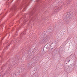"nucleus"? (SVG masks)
<instances>
[{
	"label": "nucleus",
	"mask_w": 77,
	"mask_h": 77,
	"mask_svg": "<svg viewBox=\"0 0 77 77\" xmlns=\"http://www.w3.org/2000/svg\"><path fill=\"white\" fill-rule=\"evenodd\" d=\"M35 4L34 5V7L30 9L29 13L28 14L25 13L23 15V17L21 20L24 23L27 22L31 16H33L34 17H38V14L39 12H43V11L41 8L44 5L43 3L42 2L41 0H37L36 1Z\"/></svg>",
	"instance_id": "nucleus-1"
},
{
	"label": "nucleus",
	"mask_w": 77,
	"mask_h": 77,
	"mask_svg": "<svg viewBox=\"0 0 77 77\" xmlns=\"http://www.w3.org/2000/svg\"><path fill=\"white\" fill-rule=\"evenodd\" d=\"M32 0H22V1H20L18 0L16 3L14 5L13 7L10 9V11L12 12L11 15L14 16L17 11V9H19L20 10L24 6L23 10V12L26 10L27 6H28L29 3H31Z\"/></svg>",
	"instance_id": "nucleus-2"
},
{
	"label": "nucleus",
	"mask_w": 77,
	"mask_h": 77,
	"mask_svg": "<svg viewBox=\"0 0 77 77\" xmlns=\"http://www.w3.org/2000/svg\"><path fill=\"white\" fill-rule=\"evenodd\" d=\"M25 35H26V31L25 30L23 32L21 33L20 35V39H18V40H16L15 41V42H17V43H19V42H20V41H22L23 40H24V38L23 37Z\"/></svg>",
	"instance_id": "nucleus-3"
},
{
	"label": "nucleus",
	"mask_w": 77,
	"mask_h": 77,
	"mask_svg": "<svg viewBox=\"0 0 77 77\" xmlns=\"http://www.w3.org/2000/svg\"><path fill=\"white\" fill-rule=\"evenodd\" d=\"M15 42L14 41H12L11 43H8V42L7 41L6 43V46L4 48V49H3V51L4 52H5V51L6 50H8V47H10V45H12V43H14Z\"/></svg>",
	"instance_id": "nucleus-4"
},
{
	"label": "nucleus",
	"mask_w": 77,
	"mask_h": 77,
	"mask_svg": "<svg viewBox=\"0 0 77 77\" xmlns=\"http://www.w3.org/2000/svg\"><path fill=\"white\" fill-rule=\"evenodd\" d=\"M13 62H15V60H16L17 63H18L20 62V59H18V57H17V55L16 56H14L13 57Z\"/></svg>",
	"instance_id": "nucleus-5"
},
{
	"label": "nucleus",
	"mask_w": 77,
	"mask_h": 77,
	"mask_svg": "<svg viewBox=\"0 0 77 77\" xmlns=\"http://www.w3.org/2000/svg\"><path fill=\"white\" fill-rule=\"evenodd\" d=\"M62 8H63V5H62L61 6H60V7H59V6H55V7L54 9H56L54 12L55 13H56V12H58L59 11V10H60V9H62Z\"/></svg>",
	"instance_id": "nucleus-6"
},
{
	"label": "nucleus",
	"mask_w": 77,
	"mask_h": 77,
	"mask_svg": "<svg viewBox=\"0 0 77 77\" xmlns=\"http://www.w3.org/2000/svg\"><path fill=\"white\" fill-rule=\"evenodd\" d=\"M48 33V32H45L44 34V36H45V37H47L46 38V41H49L50 39V38H51V36H49V34Z\"/></svg>",
	"instance_id": "nucleus-7"
},
{
	"label": "nucleus",
	"mask_w": 77,
	"mask_h": 77,
	"mask_svg": "<svg viewBox=\"0 0 77 77\" xmlns=\"http://www.w3.org/2000/svg\"><path fill=\"white\" fill-rule=\"evenodd\" d=\"M5 14H6V13H2V15L0 19V23L1 22V21L3 20V18L5 17Z\"/></svg>",
	"instance_id": "nucleus-8"
},
{
	"label": "nucleus",
	"mask_w": 77,
	"mask_h": 77,
	"mask_svg": "<svg viewBox=\"0 0 77 77\" xmlns=\"http://www.w3.org/2000/svg\"><path fill=\"white\" fill-rule=\"evenodd\" d=\"M13 65H11V64H10L8 66V70H11V69L12 68H13Z\"/></svg>",
	"instance_id": "nucleus-9"
},
{
	"label": "nucleus",
	"mask_w": 77,
	"mask_h": 77,
	"mask_svg": "<svg viewBox=\"0 0 77 77\" xmlns=\"http://www.w3.org/2000/svg\"><path fill=\"white\" fill-rule=\"evenodd\" d=\"M71 14H67L66 15V18L67 17L68 19H69L70 17H71Z\"/></svg>",
	"instance_id": "nucleus-10"
},
{
	"label": "nucleus",
	"mask_w": 77,
	"mask_h": 77,
	"mask_svg": "<svg viewBox=\"0 0 77 77\" xmlns=\"http://www.w3.org/2000/svg\"><path fill=\"white\" fill-rule=\"evenodd\" d=\"M33 60H32V61H33V63L35 62L36 61V57L35 56H34L33 58Z\"/></svg>",
	"instance_id": "nucleus-11"
},
{
	"label": "nucleus",
	"mask_w": 77,
	"mask_h": 77,
	"mask_svg": "<svg viewBox=\"0 0 77 77\" xmlns=\"http://www.w3.org/2000/svg\"><path fill=\"white\" fill-rule=\"evenodd\" d=\"M70 56L73 59H75V55H74V54H71Z\"/></svg>",
	"instance_id": "nucleus-12"
},
{
	"label": "nucleus",
	"mask_w": 77,
	"mask_h": 77,
	"mask_svg": "<svg viewBox=\"0 0 77 77\" xmlns=\"http://www.w3.org/2000/svg\"><path fill=\"white\" fill-rule=\"evenodd\" d=\"M51 44L52 45H53L54 46V47H56V46H57V43L53 42Z\"/></svg>",
	"instance_id": "nucleus-13"
},
{
	"label": "nucleus",
	"mask_w": 77,
	"mask_h": 77,
	"mask_svg": "<svg viewBox=\"0 0 77 77\" xmlns=\"http://www.w3.org/2000/svg\"><path fill=\"white\" fill-rule=\"evenodd\" d=\"M54 47V46H53L52 45V44H51V45L50 46V48H51V49H53Z\"/></svg>",
	"instance_id": "nucleus-14"
},
{
	"label": "nucleus",
	"mask_w": 77,
	"mask_h": 77,
	"mask_svg": "<svg viewBox=\"0 0 77 77\" xmlns=\"http://www.w3.org/2000/svg\"><path fill=\"white\" fill-rule=\"evenodd\" d=\"M72 0H68V1H67V2H66V4H68V3H69V2H72Z\"/></svg>",
	"instance_id": "nucleus-15"
},
{
	"label": "nucleus",
	"mask_w": 77,
	"mask_h": 77,
	"mask_svg": "<svg viewBox=\"0 0 77 77\" xmlns=\"http://www.w3.org/2000/svg\"><path fill=\"white\" fill-rule=\"evenodd\" d=\"M4 38H5V37H3V38H2L1 40L0 45H2V41H3Z\"/></svg>",
	"instance_id": "nucleus-16"
},
{
	"label": "nucleus",
	"mask_w": 77,
	"mask_h": 77,
	"mask_svg": "<svg viewBox=\"0 0 77 77\" xmlns=\"http://www.w3.org/2000/svg\"><path fill=\"white\" fill-rule=\"evenodd\" d=\"M66 24H68V22H69V21H68V20H66L65 21Z\"/></svg>",
	"instance_id": "nucleus-17"
},
{
	"label": "nucleus",
	"mask_w": 77,
	"mask_h": 77,
	"mask_svg": "<svg viewBox=\"0 0 77 77\" xmlns=\"http://www.w3.org/2000/svg\"><path fill=\"white\" fill-rule=\"evenodd\" d=\"M15 48H16V46H15L14 47L12 48V50H14Z\"/></svg>",
	"instance_id": "nucleus-18"
},
{
	"label": "nucleus",
	"mask_w": 77,
	"mask_h": 77,
	"mask_svg": "<svg viewBox=\"0 0 77 77\" xmlns=\"http://www.w3.org/2000/svg\"><path fill=\"white\" fill-rule=\"evenodd\" d=\"M43 42H44V41L41 40L40 41L41 44H43Z\"/></svg>",
	"instance_id": "nucleus-19"
},
{
	"label": "nucleus",
	"mask_w": 77,
	"mask_h": 77,
	"mask_svg": "<svg viewBox=\"0 0 77 77\" xmlns=\"http://www.w3.org/2000/svg\"><path fill=\"white\" fill-rule=\"evenodd\" d=\"M4 66V68H6V65H4L3 66V67Z\"/></svg>",
	"instance_id": "nucleus-20"
},
{
	"label": "nucleus",
	"mask_w": 77,
	"mask_h": 77,
	"mask_svg": "<svg viewBox=\"0 0 77 77\" xmlns=\"http://www.w3.org/2000/svg\"><path fill=\"white\" fill-rule=\"evenodd\" d=\"M0 57H1V58H2V57H3V55H1L0 56Z\"/></svg>",
	"instance_id": "nucleus-21"
},
{
	"label": "nucleus",
	"mask_w": 77,
	"mask_h": 77,
	"mask_svg": "<svg viewBox=\"0 0 77 77\" xmlns=\"http://www.w3.org/2000/svg\"><path fill=\"white\" fill-rule=\"evenodd\" d=\"M70 60H69L67 61V63H69V61H70Z\"/></svg>",
	"instance_id": "nucleus-22"
},
{
	"label": "nucleus",
	"mask_w": 77,
	"mask_h": 77,
	"mask_svg": "<svg viewBox=\"0 0 77 77\" xmlns=\"http://www.w3.org/2000/svg\"><path fill=\"white\" fill-rule=\"evenodd\" d=\"M72 65H76L75 63H72Z\"/></svg>",
	"instance_id": "nucleus-23"
},
{
	"label": "nucleus",
	"mask_w": 77,
	"mask_h": 77,
	"mask_svg": "<svg viewBox=\"0 0 77 77\" xmlns=\"http://www.w3.org/2000/svg\"><path fill=\"white\" fill-rule=\"evenodd\" d=\"M2 63L0 61V65H2Z\"/></svg>",
	"instance_id": "nucleus-24"
},
{
	"label": "nucleus",
	"mask_w": 77,
	"mask_h": 77,
	"mask_svg": "<svg viewBox=\"0 0 77 77\" xmlns=\"http://www.w3.org/2000/svg\"><path fill=\"white\" fill-rule=\"evenodd\" d=\"M17 30H19V29L17 28Z\"/></svg>",
	"instance_id": "nucleus-25"
},
{
	"label": "nucleus",
	"mask_w": 77,
	"mask_h": 77,
	"mask_svg": "<svg viewBox=\"0 0 77 77\" xmlns=\"http://www.w3.org/2000/svg\"><path fill=\"white\" fill-rule=\"evenodd\" d=\"M9 61H8L7 63H9Z\"/></svg>",
	"instance_id": "nucleus-26"
},
{
	"label": "nucleus",
	"mask_w": 77,
	"mask_h": 77,
	"mask_svg": "<svg viewBox=\"0 0 77 77\" xmlns=\"http://www.w3.org/2000/svg\"><path fill=\"white\" fill-rule=\"evenodd\" d=\"M8 0V1H9V0Z\"/></svg>",
	"instance_id": "nucleus-27"
},
{
	"label": "nucleus",
	"mask_w": 77,
	"mask_h": 77,
	"mask_svg": "<svg viewBox=\"0 0 77 77\" xmlns=\"http://www.w3.org/2000/svg\"><path fill=\"white\" fill-rule=\"evenodd\" d=\"M14 63V62H12V63Z\"/></svg>",
	"instance_id": "nucleus-28"
},
{
	"label": "nucleus",
	"mask_w": 77,
	"mask_h": 77,
	"mask_svg": "<svg viewBox=\"0 0 77 77\" xmlns=\"http://www.w3.org/2000/svg\"><path fill=\"white\" fill-rule=\"evenodd\" d=\"M62 51H63V50H62Z\"/></svg>",
	"instance_id": "nucleus-29"
},
{
	"label": "nucleus",
	"mask_w": 77,
	"mask_h": 77,
	"mask_svg": "<svg viewBox=\"0 0 77 77\" xmlns=\"http://www.w3.org/2000/svg\"><path fill=\"white\" fill-rule=\"evenodd\" d=\"M3 45L4 46V45Z\"/></svg>",
	"instance_id": "nucleus-30"
}]
</instances>
